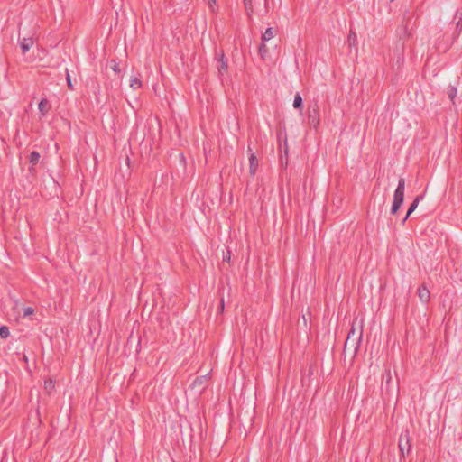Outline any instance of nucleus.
Returning a JSON list of instances; mask_svg holds the SVG:
<instances>
[{"label":"nucleus","instance_id":"5","mask_svg":"<svg viewBox=\"0 0 462 462\" xmlns=\"http://www.w3.org/2000/svg\"><path fill=\"white\" fill-rule=\"evenodd\" d=\"M418 296L421 302L427 303L430 300V292L425 284H421L417 291Z\"/></svg>","mask_w":462,"mask_h":462},{"label":"nucleus","instance_id":"3","mask_svg":"<svg viewBox=\"0 0 462 462\" xmlns=\"http://www.w3.org/2000/svg\"><path fill=\"white\" fill-rule=\"evenodd\" d=\"M308 124L315 129H317L319 125V108L317 104L309 107Z\"/></svg>","mask_w":462,"mask_h":462},{"label":"nucleus","instance_id":"10","mask_svg":"<svg viewBox=\"0 0 462 462\" xmlns=\"http://www.w3.org/2000/svg\"><path fill=\"white\" fill-rule=\"evenodd\" d=\"M33 44V40L32 38H23L20 43L23 53H26Z\"/></svg>","mask_w":462,"mask_h":462},{"label":"nucleus","instance_id":"23","mask_svg":"<svg viewBox=\"0 0 462 462\" xmlns=\"http://www.w3.org/2000/svg\"><path fill=\"white\" fill-rule=\"evenodd\" d=\"M66 80H67V84H68L69 88V89H73V85H72V82H71L70 74H69L68 69H66Z\"/></svg>","mask_w":462,"mask_h":462},{"label":"nucleus","instance_id":"28","mask_svg":"<svg viewBox=\"0 0 462 462\" xmlns=\"http://www.w3.org/2000/svg\"><path fill=\"white\" fill-rule=\"evenodd\" d=\"M224 310V299L221 298V300H220V311L222 312Z\"/></svg>","mask_w":462,"mask_h":462},{"label":"nucleus","instance_id":"11","mask_svg":"<svg viewBox=\"0 0 462 462\" xmlns=\"http://www.w3.org/2000/svg\"><path fill=\"white\" fill-rule=\"evenodd\" d=\"M48 100L46 98H42L38 104V109L42 116H46L48 113Z\"/></svg>","mask_w":462,"mask_h":462},{"label":"nucleus","instance_id":"19","mask_svg":"<svg viewBox=\"0 0 462 462\" xmlns=\"http://www.w3.org/2000/svg\"><path fill=\"white\" fill-rule=\"evenodd\" d=\"M10 331L9 328L6 326H1L0 327V337L3 339H5L9 337Z\"/></svg>","mask_w":462,"mask_h":462},{"label":"nucleus","instance_id":"27","mask_svg":"<svg viewBox=\"0 0 462 462\" xmlns=\"http://www.w3.org/2000/svg\"><path fill=\"white\" fill-rule=\"evenodd\" d=\"M113 70L115 72H119L120 71V69H119V64L117 63H115L114 66L112 67Z\"/></svg>","mask_w":462,"mask_h":462},{"label":"nucleus","instance_id":"1","mask_svg":"<svg viewBox=\"0 0 462 462\" xmlns=\"http://www.w3.org/2000/svg\"><path fill=\"white\" fill-rule=\"evenodd\" d=\"M405 180L400 178L397 188L393 193V200L391 207V214L395 215L402 207L404 200Z\"/></svg>","mask_w":462,"mask_h":462},{"label":"nucleus","instance_id":"12","mask_svg":"<svg viewBox=\"0 0 462 462\" xmlns=\"http://www.w3.org/2000/svg\"><path fill=\"white\" fill-rule=\"evenodd\" d=\"M275 35V30L272 27H268L265 32L262 34V41L268 42L273 39Z\"/></svg>","mask_w":462,"mask_h":462},{"label":"nucleus","instance_id":"26","mask_svg":"<svg viewBox=\"0 0 462 462\" xmlns=\"http://www.w3.org/2000/svg\"><path fill=\"white\" fill-rule=\"evenodd\" d=\"M356 39V33L351 31L349 35H348V40L349 41H351V40L355 41Z\"/></svg>","mask_w":462,"mask_h":462},{"label":"nucleus","instance_id":"31","mask_svg":"<svg viewBox=\"0 0 462 462\" xmlns=\"http://www.w3.org/2000/svg\"><path fill=\"white\" fill-rule=\"evenodd\" d=\"M213 3H216V0H211Z\"/></svg>","mask_w":462,"mask_h":462},{"label":"nucleus","instance_id":"2","mask_svg":"<svg viewBox=\"0 0 462 462\" xmlns=\"http://www.w3.org/2000/svg\"><path fill=\"white\" fill-rule=\"evenodd\" d=\"M401 459L404 458L406 455L410 454L411 449V437L409 430H403L399 437L398 443Z\"/></svg>","mask_w":462,"mask_h":462},{"label":"nucleus","instance_id":"6","mask_svg":"<svg viewBox=\"0 0 462 462\" xmlns=\"http://www.w3.org/2000/svg\"><path fill=\"white\" fill-rule=\"evenodd\" d=\"M249 172L251 176H254L259 166V161L254 152L249 156Z\"/></svg>","mask_w":462,"mask_h":462},{"label":"nucleus","instance_id":"4","mask_svg":"<svg viewBox=\"0 0 462 462\" xmlns=\"http://www.w3.org/2000/svg\"><path fill=\"white\" fill-rule=\"evenodd\" d=\"M412 29L413 26L411 24V16L409 15L405 21V23L397 29L396 34L401 40H403L405 38H409L411 35Z\"/></svg>","mask_w":462,"mask_h":462},{"label":"nucleus","instance_id":"25","mask_svg":"<svg viewBox=\"0 0 462 462\" xmlns=\"http://www.w3.org/2000/svg\"><path fill=\"white\" fill-rule=\"evenodd\" d=\"M45 388L46 389H53L54 388V383L51 379L49 381H45Z\"/></svg>","mask_w":462,"mask_h":462},{"label":"nucleus","instance_id":"22","mask_svg":"<svg viewBox=\"0 0 462 462\" xmlns=\"http://www.w3.org/2000/svg\"><path fill=\"white\" fill-rule=\"evenodd\" d=\"M209 374H206V375H203V376H200V377H197L194 382H193V384H202L208 377Z\"/></svg>","mask_w":462,"mask_h":462},{"label":"nucleus","instance_id":"29","mask_svg":"<svg viewBox=\"0 0 462 462\" xmlns=\"http://www.w3.org/2000/svg\"><path fill=\"white\" fill-rule=\"evenodd\" d=\"M247 152L249 155L251 154V152H253V150L250 145H248V147H247Z\"/></svg>","mask_w":462,"mask_h":462},{"label":"nucleus","instance_id":"24","mask_svg":"<svg viewBox=\"0 0 462 462\" xmlns=\"http://www.w3.org/2000/svg\"><path fill=\"white\" fill-rule=\"evenodd\" d=\"M34 313V309L32 307H27L23 310V317L30 316Z\"/></svg>","mask_w":462,"mask_h":462},{"label":"nucleus","instance_id":"16","mask_svg":"<svg viewBox=\"0 0 462 462\" xmlns=\"http://www.w3.org/2000/svg\"><path fill=\"white\" fill-rule=\"evenodd\" d=\"M130 87L133 88V89H138L142 87V81L136 78V77H134L132 79H131V82H130Z\"/></svg>","mask_w":462,"mask_h":462},{"label":"nucleus","instance_id":"15","mask_svg":"<svg viewBox=\"0 0 462 462\" xmlns=\"http://www.w3.org/2000/svg\"><path fill=\"white\" fill-rule=\"evenodd\" d=\"M40 157H41V155L38 152H36V151L32 152L30 154V158H29L30 162L33 165L37 164L40 160Z\"/></svg>","mask_w":462,"mask_h":462},{"label":"nucleus","instance_id":"8","mask_svg":"<svg viewBox=\"0 0 462 462\" xmlns=\"http://www.w3.org/2000/svg\"><path fill=\"white\" fill-rule=\"evenodd\" d=\"M220 57L218 59L219 66H218V72L220 75H223V73L226 72L227 70V60L225 58L224 51H221Z\"/></svg>","mask_w":462,"mask_h":462},{"label":"nucleus","instance_id":"21","mask_svg":"<svg viewBox=\"0 0 462 462\" xmlns=\"http://www.w3.org/2000/svg\"><path fill=\"white\" fill-rule=\"evenodd\" d=\"M359 328H360V330H359V333L357 334L356 339H353V341L356 345V348H357L359 346V344H360V342L362 340V337H363V326L360 325Z\"/></svg>","mask_w":462,"mask_h":462},{"label":"nucleus","instance_id":"13","mask_svg":"<svg viewBox=\"0 0 462 462\" xmlns=\"http://www.w3.org/2000/svg\"><path fill=\"white\" fill-rule=\"evenodd\" d=\"M293 107L295 109H300V111L302 110V97L300 93H296L294 96Z\"/></svg>","mask_w":462,"mask_h":462},{"label":"nucleus","instance_id":"14","mask_svg":"<svg viewBox=\"0 0 462 462\" xmlns=\"http://www.w3.org/2000/svg\"><path fill=\"white\" fill-rule=\"evenodd\" d=\"M447 95L448 96L449 99L454 104L455 97L457 96V88L453 86H449L447 89Z\"/></svg>","mask_w":462,"mask_h":462},{"label":"nucleus","instance_id":"17","mask_svg":"<svg viewBox=\"0 0 462 462\" xmlns=\"http://www.w3.org/2000/svg\"><path fill=\"white\" fill-rule=\"evenodd\" d=\"M356 320L353 322L351 329L348 332L347 338L345 344V347L350 342L351 338L356 335Z\"/></svg>","mask_w":462,"mask_h":462},{"label":"nucleus","instance_id":"7","mask_svg":"<svg viewBox=\"0 0 462 462\" xmlns=\"http://www.w3.org/2000/svg\"><path fill=\"white\" fill-rule=\"evenodd\" d=\"M456 23V36L457 37L462 32V8L457 9L455 14Z\"/></svg>","mask_w":462,"mask_h":462},{"label":"nucleus","instance_id":"30","mask_svg":"<svg viewBox=\"0 0 462 462\" xmlns=\"http://www.w3.org/2000/svg\"><path fill=\"white\" fill-rule=\"evenodd\" d=\"M408 218L406 217L402 219V223L404 224Z\"/></svg>","mask_w":462,"mask_h":462},{"label":"nucleus","instance_id":"9","mask_svg":"<svg viewBox=\"0 0 462 462\" xmlns=\"http://www.w3.org/2000/svg\"><path fill=\"white\" fill-rule=\"evenodd\" d=\"M423 196L422 195H419L417 196L414 200L412 201V203L410 205L409 208H408V211H407V214H406V218H409L410 216L412 214V212L417 208L420 201L422 199Z\"/></svg>","mask_w":462,"mask_h":462},{"label":"nucleus","instance_id":"18","mask_svg":"<svg viewBox=\"0 0 462 462\" xmlns=\"http://www.w3.org/2000/svg\"><path fill=\"white\" fill-rule=\"evenodd\" d=\"M265 42H263V41H262V43H261V45L259 46V50H258V52H259V54L261 55V57H262L263 59V58L266 56V54L268 53V48L266 47Z\"/></svg>","mask_w":462,"mask_h":462},{"label":"nucleus","instance_id":"20","mask_svg":"<svg viewBox=\"0 0 462 462\" xmlns=\"http://www.w3.org/2000/svg\"><path fill=\"white\" fill-rule=\"evenodd\" d=\"M246 12L248 15L251 16V13L253 12V5L252 0H243Z\"/></svg>","mask_w":462,"mask_h":462}]
</instances>
